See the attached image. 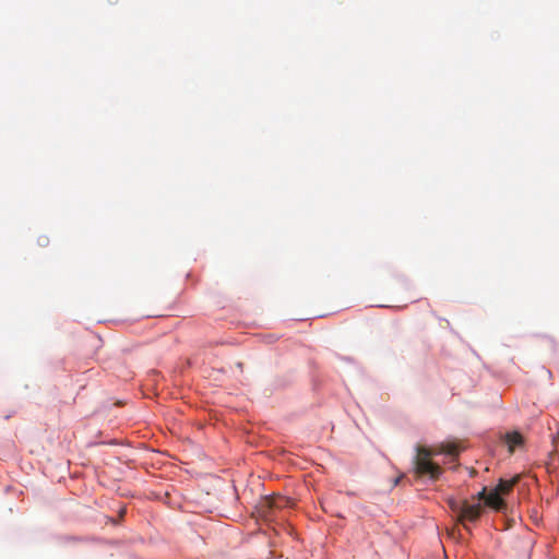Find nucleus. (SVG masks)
Masks as SVG:
<instances>
[{
    "instance_id": "obj_2",
    "label": "nucleus",
    "mask_w": 559,
    "mask_h": 559,
    "mask_svg": "<svg viewBox=\"0 0 559 559\" xmlns=\"http://www.w3.org/2000/svg\"><path fill=\"white\" fill-rule=\"evenodd\" d=\"M293 506V501L282 495H273L270 497H265L260 503V513L266 520H270L276 510H282L285 508H290Z\"/></svg>"
},
{
    "instance_id": "obj_6",
    "label": "nucleus",
    "mask_w": 559,
    "mask_h": 559,
    "mask_svg": "<svg viewBox=\"0 0 559 559\" xmlns=\"http://www.w3.org/2000/svg\"><path fill=\"white\" fill-rule=\"evenodd\" d=\"M519 476H515L509 480L500 479L497 487L493 489L500 495H508L514 487V485L518 483Z\"/></svg>"
},
{
    "instance_id": "obj_3",
    "label": "nucleus",
    "mask_w": 559,
    "mask_h": 559,
    "mask_svg": "<svg viewBox=\"0 0 559 559\" xmlns=\"http://www.w3.org/2000/svg\"><path fill=\"white\" fill-rule=\"evenodd\" d=\"M451 509L453 512L457 513L460 522L464 523V521H476L481 513V504L480 503H469L468 501H463L462 503L451 501Z\"/></svg>"
},
{
    "instance_id": "obj_8",
    "label": "nucleus",
    "mask_w": 559,
    "mask_h": 559,
    "mask_svg": "<svg viewBox=\"0 0 559 559\" xmlns=\"http://www.w3.org/2000/svg\"><path fill=\"white\" fill-rule=\"evenodd\" d=\"M48 242H49V239L46 236H41V237L38 238V243L40 246H46V245H48Z\"/></svg>"
},
{
    "instance_id": "obj_9",
    "label": "nucleus",
    "mask_w": 559,
    "mask_h": 559,
    "mask_svg": "<svg viewBox=\"0 0 559 559\" xmlns=\"http://www.w3.org/2000/svg\"><path fill=\"white\" fill-rule=\"evenodd\" d=\"M486 497H487V495H486V488H484V489L478 493V498H479V499H485V500H486Z\"/></svg>"
},
{
    "instance_id": "obj_7",
    "label": "nucleus",
    "mask_w": 559,
    "mask_h": 559,
    "mask_svg": "<svg viewBox=\"0 0 559 559\" xmlns=\"http://www.w3.org/2000/svg\"><path fill=\"white\" fill-rule=\"evenodd\" d=\"M441 452L451 456H456L460 452L459 447L454 443L442 444Z\"/></svg>"
},
{
    "instance_id": "obj_4",
    "label": "nucleus",
    "mask_w": 559,
    "mask_h": 559,
    "mask_svg": "<svg viewBox=\"0 0 559 559\" xmlns=\"http://www.w3.org/2000/svg\"><path fill=\"white\" fill-rule=\"evenodd\" d=\"M486 504L491 507L492 509L499 511L504 508V501L501 498V495L496 490L489 492L486 497Z\"/></svg>"
},
{
    "instance_id": "obj_1",
    "label": "nucleus",
    "mask_w": 559,
    "mask_h": 559,
    "mask_svg": "<svg viewBox=\"0 0 559 559\" xmlns=\"http://www.w3.org/2000/svg\"><path fill=\"white\" fill-rule=\"evenodd\" d=\"M433 452L425 447H417V455L415 457V469L420 476L427 475L431 479H437L442 468L431 461Z\"/></svg>"
},
{
    "instance_id": "obj_5",
    "label": "nucleus",
    "mask_w": 559,
    "mask_h": 559,
    "mask_svg": "<svg viewBox=\"0 0 559 559\" xmlns=\"http://www.w3.org/2000/svg\"><path fill=\"white\" fill-rule=\"evenodd\" d=\"M504 440H506V443L508 444L509 447V451L510 453H513L514 452V449L515 447L518 445H521L523 443V437L521 433L516 432V431H513V432H508L506 436H504Z\"/></svg>"
}]
</instances>
